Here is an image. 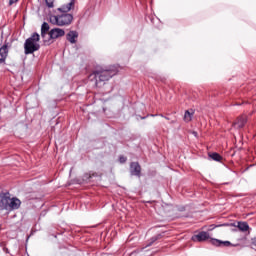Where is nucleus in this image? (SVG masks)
I'll return each instance as SVG.
<instances>
[{"instance_id":"f3484780","label":"nucleus","mask_w":256,"mask_h":256,"mask_svg":"<svg viewBox=\"0 0 256 256\" xmlns=\"http://www.w3.org/2000/svg\"><path fill=\"white\" fill-rule=\"evenodd\" d=\"M210 157L211 159H213V161H221V155H219L218 153H212Z\"/></svg>"},{"instance_id":"a211bd4d","label":"nucleus","mask_w":256,"mask_h":256,"mask_svg":"<svg viewBox=\"0 0 256 256\" xmlns=\"http://www.w3.org/2000/svg\"><path fill=\"white\" fill-rule=\"evenodd\" d=\"M119 161H120V163H126L127 157H125V156H120V157H119Z\"/></svg>"},{"instance_id":"f03ea898","label":"nucleus","mask_w":256,"mask_h":256,"mask_svg":"<svg viewBox=\"0 0 256 256\" xmlns=\"http://www.w3.org/2000/svg\"><path fill=\"white\" fill-rule=\"evenodd\" d=\"M117 72L115 70L111 69H103L101 67L96 68V70L90 75L91 77H94L95 79V85L96 87H99V83H103L105 81H109L111 77H114Z\"/></svg>"},{"instance_id":"412c9836","label":"nucleus","mask_w":256,"mask_h":256,"mask_svg":"<svg viewBox=\"0 0 256 256\" xmlns=\"http://www.w3.org/2000/svg\"><path fill=\"white\" fill-rule=\"evenodd\" d=\"M194 137H197V132H193Z\"/></svg>"},{"instance_id":"6e6552de","label":"nucleus","mask_w":256,"mask_h":256,"mask_svg":"<svg viewBox=\"0 0 256 256\" xmlns=\"http://www.w3.org/2000/svg\"><path fill=\"white\" fill-rule=\"evenodd\" d=\"M208 239H211V236L208 234V232H205V231H202L192 236V241H198L199 243L203 241H208Z\"/></svg>"},{"instance_id":"9b49d317","label":"nucleus","mask_w":256,"mask_h":256,"mask_svg":"<svg viewBox=\"0 0 256 256\" xmlns=\"http://www.w3.org/2000/svg\"><path fill=\"white\" fill-rule=\"evenodd\" d=\"M7 55H9V48L7 47V44H4L0 48V63H5V59H7Z\"/></svg>"},{"instance_id":"f257e3e1","label":"nucleus","mask_w":256,"mask_h":256,"mask_svg":"<svg viewBox=\"0 0 256 256\" xmlns=\"http://www.w3.org/2000/svg\"><path fill=\"white\" fill-rule=\"evenodd\" d=\"M73 7H75V0H71L68 4L58 8V11L63 14L50 16V23H52V25H58V27H65L73 23V15L69 14V11L72 10Z\"/></svg>"},{"instance_id":"4468645a","label":"nucleus","mask_w":256,"mask_h":256,"mask_svg":"<svg viewBox=\"0 0 256 256\" xmlns=\"http://www.w3.org/2000/svg\"><path fill=\"white\" fill-rule=\"evenodd\" d=\"M193 115H195V111L186 110L185 114H184V121H186V123H189V121H191V119H193Z\"/></svg>"},{"instance_id":"2eb2a0df","label":"nucleus","mask_w":256,"mask_h":256,"mask_svg":"<svg viewBox=\"0 0 256 256\" xmlns=\"http://www.w3.org/2000/svg\"><path fill=\"white\" fill-rule=\"evenodd\" d=\"M239 231L245 233V231H249V224L247 222H238L237 225Z\"/></svg>"},{"instance_id":"423d86ee","label":"nucleus","mask_w":256,"mask_h":256,"mask_svg":"<svg viewBox=\"0 0 256 256\" xmlns=\"http://www.w3.org/2000/svg\"><path fill=\"white\" fill-rule=\"evenodd\" d=\"M11 197H9V194H1L0 195V209L2 211H7L9 207V201Z\"/></svg>"},{"instance_id":"dca6fc26","label":"nucleus","mask_w":256,"mask_h":256,"mask_svg":"<svg viewBox=\"0 0 256 256\" xmlns=\"http://www.w3.org/2000/svg\"><path fill=\"white\" fill-rule=\"evenodd\" d=\"M45 3H46V6H47L49 9H53V7H55V5H54L55 0H45Z\"/></svg>"},{"instance_id":"aec40b11","label":"nucleus","mask_w":256,"mask_h":256,"mask_svg":"<svg viewBox=\"0 0 256 256\" xmlns=\"http://www.w3.org/2000/svg\"><path fill=\"white\" fill-rule=\"evenodd\" d=\"M19 0H9V5H14V3H17Z\"/></svg>"},{"instance_id":"ddd939ff","label":"nucleus","mask_w":256,"mask_h":256,"mask_svg":"<svg viewBox=\"0 0 256 256\" xmlns=\"http://www.w3.org/2000/svg\"><path fill=\"white\" fill-rule=\"evenodd\" d=\"M212 245H216V247H221V245H224L225 247H229V245H231V242L229 241H221L218 239H212L211 240Z\"/></svg>"},{"instance_id":"9d476101","label":"nucleus","mask_w":256,"mask_h":256,"mask_svg":"<svg viewBox=\"0 0 256 256\" xmlns=\"http://www.w3.org/2000/svg\"><path fill=\"white\" fill-rule=\"evenodd\" d=\"M247 123V117L240 116L237 118V120L232 124V127L234 129H243L245 127V124Z\"/></svg>"},{"instance_id":"0eeeda50","label":"nucleus","mask_w":256,"mask_h":256,"mask_svg":"<svg viewBox=\"0 0 256 256\" xmlns=\"http://www.w3.org/2000/svg\"><path fill=\"white\" fill-rule=\"evenodd\" d=\"M19 207H21V200L16 197L10 198L7 211H15L16 209H19Z\"/></svg>"},{"instance_id":"7ed1b4c3","label":"nucleus","mask_w":256,"mask_h":256,"mask_svg":"<svg viewBox=\"0 0 256 256\" xmlns=\"http://www.w3.org/2000/svg\"><path fill=\"white\" fill-rule=\"evenodd\" d=\"M39 33L34 32L31 37L27 38L24 43V53L25 55H32L35 51H39L41 49V45H39Z\"/></svg>"},{"instance_id":"39448f33","label":"nucleus","mask_w":256,"mask_h":256,"mask_svg":"<svg viewBox=\"0 0 256 256\" xmlns=\"http://www.w3.org/2000/svg\"><path fill=\"white\" fill-rule=\"evenodd\" d=\"M41 37L45 45H49V40H47V37H49V24L47 22H44L41 26Z\"/></svg>"},{"instance_id":"1a4fd4ad","label":"nucleus","mask_w":256,"mask_h":256,"mask_svg":"<svg viewBox=\"0 0 256 256\" xmlns=\"http://www.w3.org/2000/svg\"><path fill=\"white\" fill-rule=\"evenodd\" d=\"M130 173L136 177H141V165H139V162H132L130 164Z\"/></svg>"},{"instance_id":"20e7f679","label":"nucleus","mask_w":256,"mask_h":256,"mask_svg":"<svg viewBox=\"0 0 256 256\" xmlns=\"http://www.w3.org/2000/svg\"><path fill=\"white\" fill-rule=\"evenodd\" d=\"M65 36V30L61 28H53L49 31L48 37L46 38L49 41V45H51L52 39H59V37Z\"/></svg>"},{"instance_id":"f8f14e48","label":"nucleus","mask_w":256,"mask_h":256,"mask_svg":"<svg viewBox=\"0 0 256 256\" xmlns=\"http://www.w3.org/2000/svg\"><path fill=\"white\" fill-rule=\"evenodd\" d=\"M79 37V34L76 31H70L67 35H66V39L67 41H69L70 43L74 44L77 43V38Z\"/></svg>"},{"instance_id":"6ab92c4d","label":"nucleus","mask_w":256,"mask_h":256,"mask_svg":"<svg viewBox=\"0 0 256 256\" xmlns=\"http://www.w3.org/2000/svg\"><path fill=\"white\" fill-rule=\"evenodd\" d=\"M251 245H253L254 247H256V236L251 239Z\"/></svg>"}]
</instances>
